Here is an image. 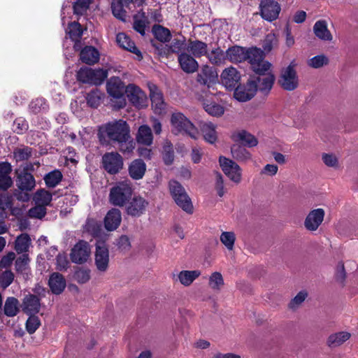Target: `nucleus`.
Listing matches in <instances>:
<instances>
[{"label":"nucleus","mask_w":358,"mask_h":358,"mask_svg":"<svg viewBox=\"0 0 358 358\" xmlns=\"http://www.w3.org/2000/svg\"><path fill=\"white\" fill-rule=\"evenodd\" d=\"M224 285L222 275L219 272H214L209 277L208 285L214 290H220Z\"/></svg>","instance_id":"3c124183"},{"label":"nucleus","mask_w":358,"mask_h":358,"mask_svg":"<svg viewBox=\"0 0 358 358\" xmlns=\"http://www.w3.org/2000/svg\"><path fill=\"white\" fill-rule=\"evenodd\" d=\"M62 174L59 171H53L48 173L45 178V182L48 187H55L62 180Z\"/></svg>","instance_id":"09e8293b"},{"label":"nucleus","mask_w":358,"mask_h":358,"mask_svg":"<svg viewBox=\"0 0 358 358\" xmlns=\"http://www.w3.org/2000/svg\"><path fill=\"white\" fill-rule=\"evenodd\" d=\"M203 136L204 139L209 143H214L217 140V134L214 125L206 124L203 125Z\"/></svg>","instance_id":"8fccbe9b"},{"label":"nucleus","mask_w":358,"mask_h":358,"mask_svg":"<svg viewBox=\"0 0 358 358\" xmlns=\"http://www.w3.org/2000/svg\"><path fill=\"white\" fill-rule=\"evenodd\" d=\"M10 171L9 164H0V189L6 190L12 185L13 181L9 176Z\"/></svg>","instance_id":"2f4dec72"},{"label":"nucleus","mask_w":358,"mask_h":358,"mask_svg":"<svg viewBox=\"0 0 358 358\" xmlns=\"http://www.w3.org/2000/svg\"><path fill=\"white\" fill-rule=\"evenodd\" d=\"M19 301L15 297H8L4 304V313L8 317H14L19 312Z\"/></svg>","instance_id":"e433bc0d"},{"label":"nucleus","mask_w":358,"mask_h":358,"mask_svg":"<svg viewBox=\"0 0 358 358\" xmlns=\"http://www.w3.org/2000/svg\"><path fill=\"white\" fill-rule=\"evenodd\" d=\"M152 32L155 38L161 42H167L171 39L170 31L161 25H154Z\"/></svg>","instance_id":"79ce46f5"},{"label":"nucleus","mask_w":358,"mask_h":358,"mask_svg":"<svg viewBox=\"0 0 358 358\" xmlns=\"http://www.w3.org/2000/svg\"><path fill=\"white\" fill-rule=\"evenodd\" d=\"M231 138L234 141L240 142L250 148L255 147L258 144L257 139L245 130H238L233 132Z\"/></svg>","instance_id":"393cba45"},{"label":"nucleus","mask_w":358,"mask_h":358,"mask_svg":"<svg viewBox=\"0 0 358 358\" xmlns=\"http://www.w3.org/2000/svg\"><path fill=\"white\" fill-rule=\"evenodd\" d=\"M178 62L182 69L186 73H193L198 68V63L187 54H181L178 57Z\"/></svg>","instance_id":"473e14b6"},{"label":"nucleus","mask_w":358,"mask_h":358,"mask_svg":"<svg viewBox=\"0 0 358 358\" xmlns=\"http://www.w3.org/2000/svg\"><path fill=\"white\" fill-rule=\"evenodd\" d=\"M34 200L36 204L43 205L45 207L50 204L52 200V194L47 190L40 189L35 193Z\"/></svg>","instance_id":"a19ab883"},{"label":"nucleus","mask_w":358,"mask_h":358,"mask_svg":"<svg viewBox=\"0 0 358 358\" xmlns=\"http://www.w3.org/2000/svg\"><path fill=\"white\" fill-rule=\"evenodd\" d=\"M147 24L148 18L144 13H138L134 15L133 27L142 36H144L145 34Z\"/></svg>","instance_id":"4c0bfd02"},{"label":"nucleus","mask_w":358,"mask_h":358,"mask_svg":"<svg viewBox=\"0 0 358 358\" xmlns=\"http://www.w3.org/2000/svg\"><path fill=\"white\" fill-rule=\"evenodd\" d=\"M31 245V238L27 234L18 236L15 242V250L18 254H24Z\"/></svg>","instance_id":"c9c22d12"},{"label":"nucleus","mask_w":358,"mask_h":358,"mask_svg":"<svg viewBox=\"0 0 358 358\" xmlns=\"http://www.w3.org/2000/svg\"><path fill=\"white\" fill-rule=\"evenodd\" d=\"M313 31L315 36L321 41L331 42L333 40V35L325 20H317L313 25Z\"/></svg>","instance_id":"5701e85b"},{"label":"nucleus","mask_w":358,"mask_h":358,"mask_svg":"<svg viewBox=\"0 0 358 358\" xmlns=\"http://www.w3.org/2000/svg\"><path fill=\"white\" fill-rule=\"evenodd\" d=\"M14 280V274L11 271H5L0 275V284L3 288L8 287Z\"/></svg>","instance_id":"e2e57ef3"},{"label":"nucleus","mask_w":358,"mask_h":358,"mask_svg":"<svg viewBox=\"0 0 358 358\" xmlns=\"http://www.w3.org/2000/svg\"><path fill=\"white\" fill-rule=\"evenodd\" d=\"M236 238V234L234 231H223L220 236L221 243L229 251L234 249Z\"/></svg>","instance_id":"ea45409f"},{"label":"nucleus","mask_w":358,"mask_h":358,"mask_svg":"<svg viewBox=\"0 0 358 358\" xmlns=\"http://www.w3.org/2000/svg\"><path fill=\"white\" fill-rule=\"evenodd\" d=\"M102 165L108 173L116 174L123 167V159L117 152H107L102 157Z\"/></svg>","instance_id":"f8f14e48"},{"label":"nucleus","mask_w":358,"mask_h":358,"mask_svg":"<svg viewBox=\"0 0 358 358\" xmlns=\"http://www.w3.org/2000/svg\"><path fill=\"white\" fill-rule=\"evenodd\" d=\"M122 221V214L119 209H110L104 217V227L106 230L112 231L117 229Z\"/></svg>","instance_id":"b1692460"},{"label":"nucleus","mask_w":358,"mask_h":358,"mask_svg":"<svg viewBox=\"0 0 358 358\" xmlns=\"http://www.w3.org/2000/svg\"><path fill=\"white\" fill-rule=\"evenodd\" d=\"M200 275L201 271L199 270H182L173 273L172 279L175 282H179L185 287H189Z\"/></svg>","instance_id":"aec40b11"},{"label":"nucleus","mask_w":358,"mask_h":358,"mask_svg":"<svg viewBox=\"0 0 358 358\" xmlns=\"http://www.w3.org/2000/svg\"><path fill=\"white\" fill-rule=\"evenodd\" d=\"M231 155L234 159L242 162H248L252 157L250 152L241 146L233 147L231 148Z\"/></svg>","instance_id":"58836bf2"},{"label":"nucleus","mask_w":358,"mask_h":358,"mask_svg":"<svg viewBox=\"0 0 358 358\" xmlns=\"http://www.w3.org/2000/svg\"><path fill=\"white\" fill-rule=\"evenodd\" d=\"M241 73L233 66L224 69L220 75L222 85L230 90H234L236 87L241 80Z\"/></svg>","instance_id":"4468645a"},{"label":"nucleus","mask_w":358,"mask_h":358,"mask_svg":"<svg viewBox=\"0 0 358 358\" xmlns=\"http://www.w3.org/2000/svg\"><path fill=\"white\" fill-rule=\"evenodd\" d=\"M263 56V51L256 48L245 50L240 46H233L226 52L227 58L231 62H241L248 60L251 67L254 60L257 62Z\"/></svg>","instance_id":"20e7f679"},{"label":"nucleus","mask_w":358,"mask_h":358,"mask_svg":"<svg viewBox=\"0 0 358 358\" xmlns=\"http://www.w3.org/2000/svg\"><path fill=\"white\" fill-rule=\"evenodd\" d=\"M329 64V58L324 54L316 55L307 61L308 66L313 69H320Z\"/></svg>","instance_id":"49530a36"},{"label":"nucleus","mask_w":358,"mask_h":358,"mask_svg":"<svg viewBox=\"0 0 358 358\" xmlns=\"http://www.w3.org/2000/svg\"><path fill=\"white\" fill-rule=\"evenodd\" d=\"M262 17L269 22L276 20L280 12V6L273 0H263L259 4Z\"/></svg>","instance_id":"2eb2a0df"},{"label":"nucleus","mask_w":358,"mask_h":358,"mask_svg":"<svg viewBox=\"0 0 358 358\" xmlns=\"http://www.w3.org/2000/svg\"><path fill=\"white\" fill-rule=\"evenodd\" d=\"M129 174L134 180L143 178L146 171L145 163L140 159H134L129 166Z\"/></svg>","instance_id":"a878e982"},{"label":"nucleus","mask_w":358,"mask_h":358,"mask_svg":"<svg viewBox=\"0 0 358 358\" xmlns=\"http://www.w3.org/2000/svg\"><path fill=\"white\" fill-rule=\"evenodd\" d=\"M106 91L110 99L113 108L120 109L126 106L124 93L126 88L124 83L118 77H111L106 83Z\"/></svg>","instance_id":"7ed1b4c3"},{"label":"nucleus","mask_w":358,"mask_h":358,"mask_svg":"<svg viewBox=\"0 0 358 358\" xmlns=\"http://www.w3.org/2000/svg\"><path fill=\"white\" fill-rule=\"evenodd\" d=\"M350 337L351 334L348 331L336 332L328 337L327 344L331 348H338L348 341Z\"/></svg>","instance_id":"7c9ffc66"},{"label":"nucleus","mask_w":358,"mask_h":358,"mask_svg":"<svg viewBox=\"0 0 358 358\" xmlns=\"http://www.w3.org/2000/svg\"><path fill=\"white\" fill-rule=\"evenodd\" d=\"M278 83L285 90L292 91L299 85V77L294 66L289 64L281 71Z\"/></svg>","instance_id":"9d476101"},{"label":"nucleus","mask_w":358,"mask_h":358,"mask_svg":"<svg viewBox=\"0 0 358 358\" xmlns=\"http://www.w3.org/2000/svg\"><path fill=\"white\" fill-rule=\"evenodd\" d=\"M127 96L129 101L138 108H143L147 106L148 100L146 94L136 85L129 84L126 87Z\"/></svg>","instance_id":"f3484780"},{"label":"nucleus","mask_w":358,"mask_h":358,"mask_svg":"<svg viewBox=\"0 0 358 358\" xmlns=\"http://www.w3.org/2000/svg\"><path fill=\"white\" fill-rule=\"evenodd\" d=\"M66 33L72 41L78 42L83 35V29L79 23L73 22L69 24Z\"/></svg>","instance_id":"a18cd8bd"},{"label":"nucleus","mask_w":358,"mask_h":358,"mask_svg":"<svg viewBox=\"0 0 358 358\" xmlns=\"http://www.w3.org/2000/svg\"><path fill=\"white\" fill-rule=\"evenodd\" d=\"M125 7V6L118 3V1L113 0L111 8L114 16L120 20L124 21L126 17Z\"/></svg>","instance_id":"13d9d810"},{"label":"nucleus","mask_w":358,"mask_h":358,"mask_svg":"<svg viewBox=\"0 0 358 358\" xmlns=\"http://www.w3.org/2000/svg\"><path fill=\"white\" fill-rule=\"evenodd\" d=\"M214 189L218 196L222 197L227 193L224 180L221 174L218 173L215 176Z\"/></svg>","instance_id":"5fc2aeb1"},{"label":"nucleus","mask_w":358,"mask_h":358,"mask_svg":"<svg viewBox=\"0 0 358 358\" xmlns=\"http://www.w3.org/2000/svg\"><path fill=\"white\" fill-rule=\"evenodd\" d=\"M324 215L325 212L322 208L310 210L304 220L305 228L310 231H316L324 221Z\"/></svg>","instance_id":"a211bd4d"},{"label":"nucleus","mask_w":358,"mask_h":358,"mask_svg":"<svg viewBox=\"0 0 358 358\" xmlns=\"http://www.w3.org/2000/svg\"><path fill=\"white\" fill-rule=\"evenodd\" d=\"M103 97V94L99 90L96 89L91 91L87 95V104L92 108H97Z\"/></svg>","instance_id":"37998d69"},{"label":"nucleus","mask_w":358,"mask_h":358,"mask_svg":"<svg viewBox=\"0 0 358 358\" xmlns=\"http://www.w3.org/2000/svg\"><path fill=\"white\" fill-rule=\"evenodd\" d=\"M130 129L127 123L122 120L110 122L99 128V138L102 144L109 141L115 143L129 137Z\"/></svg>","instance_id":"f03ea898"},{"label":"nucleus","mask_w":358,"mask_h":358,"mask_svg":"<svg viewBox=\"0 0 358 358\" xmlns=\"http://www.w3.org/2000/svg\"><path fill=\"white\" fill-rule=\"evenodd\" d=\"M109 250L104 242L99 241L96 244L94 264L101 273H106L109 267Z\"/></svg>","instance_id":"9b49d317"},{"label":"nucleus","mask_w":358,"mask_h":358,"mask_svg":"<svg viewBox=\"0 0 358 358\" xmlns=\"http://www.w3.org/2000/svg\"><path fill=\"white\" fill-rule=\"evenodd\" d=\"M75 279L79 283H85L90 279V271L89 269L80 268L74 275Z\"/></svg>","instance_id":"69168bd1"},{"label":"nucleus","mask_w":358,"mask_h":358,"mask_svg":"<svg viewBox=\"0 0 358 358\" xmlns=\"http://www.w3.org/2000/svg\"><path fill=\"white\" fill-rule=\"evenodd\" d=\"M132 192L131 185L129 182H117L110 188L109 202L113 206L122 207L131 199Z\"/></svg>","instance_id":"39448f33"},{"label":"nucleus","mask_w":358,"mask_h":358,"mask_svg":"<svg viewBox=\"0 0 358 358\" xmlns=\"http://www.w3.org/2000/svg\"><path fill=\"white\" fill-rule=\"evenodd\" d=\"M220 165L224 173L235 184H239L242 181V169L241 166L225 157H220Z\"/></svg>","instance_id":"1a4fd4ad"},{"label":"nucleus","mask_w":358,"mask_h":358,"mask_svg":"<svg viewBox=\"0 0 358 358\" xmlns=\"http://www.w3.org/2000/svg\"><path fill=\"white\" fill-rule=\"evenodd\" d=\"M29 258L28 255L23 254L19 257L15 261V269L17 272L23 273H26L28 269Z\"/></svg>","instance_id":"bf43d9fd"},{"label":"nucleus","mask_w":358,"mask_h":358,"mask_svg":"<svg viewBox=\"0 0 358 358\" xmlns=\"http://www.w3.org/2000/svg\"><path fill=\"white\" fill-rule=\"evenodd\" d=\"M321 157L323 163L327 166L336 169L339 167L338 158L335 154L324 152Z\"/></svg>","instance_id":"603ef678"},{"label":"nucleus","mask_w":358,"mask_h":358,"mask_svg":"<svg viewBox=\"0 0 358 358\" xmlns=\"http://www.w3.org/2000/svg\"><path fill=\"white\" fill-rule=\"evenodd\" d=\"M29 107L30 111L35 114L45 112L48 109V105L43 98L33 100Z\"/></svg>","instance_id":"c03bdc74"},{"label":"nucleus","mask_w":358,"mask_h":358,"mask_svg":"<svg viewBox=\"0 0 358 358\" xmlns=\"http://www.w3.org/2000/svg\"><path fill=\"white\" fill-rule=\"evenodd\" d=\"M150 97L155 113L162 114L165 110L166 104L162 93L155 85L150 86Z\"/></svg>","instance_id":"4be33fe9"},{"label":"nucleus","mask_w":358,"mask_h":358,"mask_svg":"<svg viewBox=\"0 0 358 358\" xmlns=\"http://www.w3.org/2000/svg\"><path fill=\"white\" fill-rule=\"evenodd\" d=\"M204 54L207 55L210 62L215 64L222 63L225 59L223 51L219 48L213 49L210 52L205 50Z\"/></svg>","instance_id":"de8ad7c7"},{"label":"nucleus","mask_w":358,"mask_h":358,"mask_svg":"<svg viewBox=\"0 0 358 358\" xmlns=\"http://www.w3.org/2000/svg\"><path fill=\"white\" fill-rule=\"evenodd\" d=\"M277 43V38L274 34H268L265 37L263 41V49L264 51L268 52H270L273 46Z\"/></svg>","instance_id":"680f3d73"},{"label":"nucleus","mask_w":358,"mask_h":358,"mask_svg":"<svg viewBox=\"0 0 358 358\" xmlns=\"http://www.w3.org/2000/svg\"><path fill=\"white\" fill-rule=\"evenodd\" d=\"M90 253L89 244L85 241H80L72 248L70 257L73 263L83 264L87 261Z\"/></svg>","instance_id":"dca6fc26"},{"label":"nucleus","mask_w":358,"mask_h":358,"mask_svg":"<svg viewBox=\"0 0 358 358\" xmlns=\"http://www.w3.org/2000/svg\"><path fill=\"white\" fill-rule=\"evenodd\" d=\"M218 80V74L215 67L206 66L203 67V84L210 87Z\"/></svg>","instance_id":"f704fd0d"},{"label":"nucleus","mask_w":358,"mask_h":358,"mask_svg":"<svg viewBox=\"0 0 358 358\" xmlns=\"http://www.w3.org/2000/svg\"><path fill=\"white\" fill-rule=\"evenodd\" d=\"M40 320L36 316H30L26 323L27 331L30 334H34L40 327Z\"/></svg>","instance_id":"0e129e2a"},{"label":"nucleus","mask_w":358,"mask_h":358,"mask_svg":"<svg viewBox=\"0 0 358 358\" xmlns=\"http://www.w3.org/2000/svg\"><path fill=\"white\" fill-rule=\"evenodd\" d=\"M153 136L150 128L148 125H142L138 128L136 141L138 143L150 145Z\"/></svg>","instance_id":"72a5a7b5"},{"label":"nucleus","mask_w":358,"mask_h":358,"mask_svg":"<svg viewBox=\"0 0 358 358\" xmlns=\"http://www.w3.org/2000/svg\"><path fill=\"white\" fill-rule=\"evenodd\" d=\"M48 285L53 294H59L66 287V280L62 274L53 273L50 276Z\"/></svg>","instance_id":"cd10ccee"},{"label":"nucleus","mask_w":358,"mask_h":358,"mask_svg":"<svg viewBox=\"0 0 358 358\" xmlns=\"http://www.w3.org/2000/svg\"><path fill=\"white\" fill-rule=\"evenodd\" d=\"M27 168L17 170V185L22 190L30 191L35 187L34 176L27 171Z\"/></svg>","instance_id":"412c9836"},{"label":"nucleus","mask_w":358,"mask_h":358,"mask_svg":"<svg viewBox=\"0 0 358 358\" xmlns=\"http://www.w3.org/2000/svg\"><path fill=\"white\" fill-rule=\"evenodd\" d=\"M174 159V153L171 145L168 144L164 147L163 160L167 165L172 164Z\"/></svg>","instance_id":"774afa93"},{"label":"nucleus","mask_w":358,"mask_h":358,"mask_svg":"<svg viewBox=\"0 0 358 358\" xmlns=\"http://www.w3.org/2000/svg\"><path fill=\"white\" fill-rule=\"evenodd\" d=\"M203 108L209 115L215 117H220L224 112L222 106L214 102L209 104L203 103Z\"/></svg>","instance_id":"864d4df0"},{"label":"nucleus","mask_w":358,"mask_h":358,"mask_svg":"<svg viewBox=\"0 0 358 358\" xmlns=\"http://www.w3.org/2000/svg\"><path fill=\"white\" fill-rule=\"evenodd\" d=\"M127 203V213L131 217H136L144 214L149 205V202L141 196H134Z\"/></svg>","instance_id":"ddd939ff"},{"label":"nucleus","mask_w":358,"mask_h":358,"mask_svg":"<svg viewBox=\"0 0 358 358\" xmlns=\"http://www.w3.org/2000/svg\"><path fill=\"white\" fill-rule=\"evenodd\" d=\"M169 190L176 204L187 213H193V205L191 199L186 193L184 187L176 180L169 182Z\"/></svg>","instance_id":"423d86ee"},{"label":"nucleus","mask_w":358,"mask_h":358,"mask_svg":"<svg viewBox=\"0 0 358 358\" xmlns=\"http://www.w3.org/2000/svg\"><path fill=\"white\" fill-rule=\"evenodd\" d=\"M117 44L122 48L136 54L138 59L142 58L140 50L136 47L134 43L124 33H119L116 36Z\"/></svg>","instance_id":"bb28decb"},{"label":"nucleus","mask_w":358,"mask_h":358,"mask_svg":"<svg viewBox=\"0 0 358 358\" xmlns=\"http://www.w3.org/2000/svg\"><path fill=\"white\" fill-rule=\"evenodd\" d=\"M108 75V71L103 69L83 67L78 71L77 79L83 83L99 85L103 83Z\"/></svg>","instance_id":"6e6552de"},{"label":"nucleus","mask_w":358,"mask_h":358,"mask_svg":"<svg viewBox=\"0 0 358 358\" xmlns=\"http://www.w3.org/2000/svg\"><path fill=\"white\" fill-rule=\"evenodd\" d=\"M271 64L264 59V56L257 62H252L251 69L257 74L249 79L254 81L256 91L259 90L263 94H268L273 87L275 76L271 71Z\"/></svg>","instance_id":"f257e3e1"},{"label":"nucleus","mask_w":358,"mask_h":358,"mask_svg":"<svg viewBox=\"0 0 358 358\" xmlns=\"http://www.w3.org/2000/svg\"><path fill=\"white\" fill-rule=\"evenodd\" d=\"M46 213V208L43 205L36 204L34 208H31L29 210V215L31 217L34 218H42Z\"/></svg>","instance_id":"338daca9"},{"label":"nucleus","mask_w":358,"mask_h":358,"mask_svg":"<svg viewBox=\"0 0 358 358\" xmlns=\"http://www.w3.org/2000/svg\"><path fill=\"white\" fill-rule=\"evenodd\" d=\"M117 143L119 150L123 153H131L135 148V143L130 135L129 137H126L124 140H120Z\"/></svg>","instance_id":"6e6d98bb"},{"label":"nucleus","mask_w":358,"mask_h":358,"mask_svg":"<svg viewBox=\"0 0 358 358\" xmlns=\"http://www.w3.org/2000/svg\"><path fill=\"white\" fill-rule=\"evenodd\" d=\"M254 81L248 80L244 85L236 86L234 91V97L239 101L245 102L250 100L256 94Z\"/></svg>","instance_id":"6ab92c4d"},{"label":"nucleus","mask_w":358,"mask_h":358,"mask_svg":"<svg viewBox=\"0 0 358 358\" xmlns=\"http://www.w3.org/2000/svg\"><path fill=\"white\" fill-rule=\"evenodd\" d=\"M40 306L39 299L35 295H27L23 300L22 309L27 314L32 315L38 313Z\"/></svg>","instance_id":"c85d7f7f"},{"label":"nucleus","mask_w":358,"mask_h":358,"mask_svg":"<svg viewBox=\"0 0 358 358\" xmlns=\"http://www.w3.org/2000/svg\"><path fill=\"white\" fill-rule=\"evenodd\" d=\"M91 0H77L73 5L74 13L83 15L89 8Z\"/></svg>","instance_id":"052dcab7"},{"label":"nucleus","mask_w":358,"mask_h":358,"mask_svg":"<svg viewBox=\"0 0 358 358\" xmlns=\"http://www.w3.org/2000/svg\"><path fill=\"white\" fill-rule=\"evenodd\" d=\"M171 122L174 131L178 133L184 132L193 139L199 138V132L182 113H173L171 115Z\"/></svg>","instance_id":"0eeeda50"},{"label":"nucleus","mask_w":358,"mask_h":358,"mask_svg":"<svg viewBox=\"0 0 358 358\" xmlns=\"http://www.w3.org/2000/svg\"><path fill=\"white\" fill-rule=\"evenodd\" d=\"M99 51L92 46H86L80 52V60L87 64H94L99 59Z\"/></svg>","instance_id":"c756f323"},{"label":"nucleus","mask_w":358,"mask_h":358,"mask_svg":"<svg viewBox=\"0 0 358 358\" xmlns=\"http://www.w3.org/2000/svg\"><path fill=\"white\" fill-rule=\"evenodd\" d=\"M308 296V292L305 290L299 292L289 302V308L292 310L297 309L306 300Z\"/></svg>","instance_id":"4d7b16f0"}]
</instances>
